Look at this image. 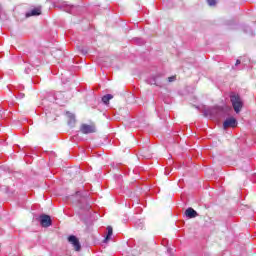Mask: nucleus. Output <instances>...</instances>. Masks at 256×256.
<instances>
[{
	"label": "nucleus",
	"mask_w": 256,
	"mask_h": 256,
	"mask_svg": "<svg viewBox=\"0 0 256 256\" xmlns=\"http://www.w3.org/2000/svg\"><path fill=\"white\" fill-rule=\"evenodd\" d=\"M224 129H227L229 127H237V119L235 118H228L223 123Z\"/></svg>",
	"instance_id": "obj_6"
},
{
	"label": "nucleus",
	"mask_w": 256,
	"mask_h": 256,
	"mask_svg": "<svg viewBox=\"0 0 256 256\" xmlns=\"http://www.w3.org/2000/svg\"><path fill=\"white\" fill-rule=\"evenodd\" d=\"M135 41L138 45H144L145 44V40H143L142 38H136Z\"/></svg>",
	"instance_id": "obj_15"
},
{
	"label": "nucleus",
	"mask_w": 256,
	"mask_h": 256,
	"mask_svg": "<svg viewBox=\"0 0 256 256\" xmlns=\"http://www.w3.org/2000/svg\"><path fill=\"white\" fill-rule=\"evenodd\" d=\"M148 83L150 85H157V77H152V78L148 79Z\"/></svg>",
	"instance_id": "obj_13"
},
{
	"label": "nucleus",
	"mask_w": 256,
	"mask_h": 256,
	"mask_svg": "<svg viewBox=\"0 0 256 256\" xmlns=\"http://www.w3.org/2000/svg\"><path fill=\"white\" fill-rule=\"evenodd\" d=\"M23 97H25V94H19L20 99H23Z\"/></svg>",
	"instance_id": "obj_21"
},
{
	"label": "nucleus",
	"mask_w": 256,
	"mask_h": 256,
	"mask_svg": "<svg viewBox=\"0 0 256 256\" xmlns=\"http://www.w3.org/2000/svg\"><path fill=\"white\" fill-rule=\"evenodd\" d=\"M113 99V95L111 94H106L102 97V102L104 103V105H109V100Z\"/></svg>",
	"instance_id": "obj_10"
},
{
	"label": "nucleus",
	"mask_w": 256,
	"mask_h": 256,
	"mask_svg": "<svg viewBox=\"0 0 256 256\" xmlns=\"http://www.w3.org/2000/svg\"><path fill=\"white\" fill-rule=\"evenodd\" d=\"M143 227H144L143 221L137 220V221L135 222V228H136V229H143Z\"/></svg>",
	"instance_id": "obj_12"
},
{
	"label": "nucleus",
	"mask_w": 256,
	"mask_h": 256,
	"mask_svg": "<svg viewBox=\"0 0 256 256\" xmlns=\"http://www.w3.org/2000/svg\"><path fill=\"white\" fill-rule=\"evenodd\" d=\"M203 113L204 117H209V119H221V117H225V109L219 106L206 108Z\"/></svg>",
	"instance_id": "obj_1"
},
{
	"label": "nucleus",
	"mask_w": 256,
	"mask_h": 256,
	"mask_svg": "<svg viewBox=\"0 0 256 256\" xmlns=\"http://www.w3.org/2000/svg\"><path fill=\"white\" fill-rule=\"evenodd\" d=\"M236 65H241V60H236Z\"/></svg>",
	"instance_id": "obj_20"
},
{
	"label": "nucleus",
	"mask_w": 256,
	"mask_h": 256,
	"mask_svg": "<svg viewBox=\"0 0 256 256\" xmlns=\"http://www.w3.org/2000/svg\"><path fill=\"white\" fill-rule=\"evenodd\" d=\"M46 115H47V121L51 122L52 120L49 118V115L48 114H46Z\"/></svg>",
	"instance_id": "obj_22"
},
{
	"label": "nucleus",
	"mask_w": 256,
	"mask_h": 256,
	"mask_svg": "<svg viewBox=\"0 0 256 256\" xmlns=\"http://www.w3.org/2000/svg\"><path fill=\"white\" fill-rule=\"evenodd\" d=\"M208 5H210V7H213L215 5H217V0H207Z\"/></svg>",
	"instance_id": "obj_14"
},
{
	"label": "nucleus",
	"mask_w": 256,
	"mask_h": 256,
	"mask_svg": "<svg viewBox=\"0 0 256 256\" xmlns=\"http://www.w3.org/2000/svg\"><path fill=\"white\" fill-rule=\"evenodd\" d=\"M230 101L235 113H240L241 109H243V100H241V96H239V94L232 93L230 95Z\"/></svg>",
	"instance_id": "obj_2"
},
{
	"label": "nucleus",
	"mask_w": 256,
	"mask_h": 256,
	"mask_svg": "<svg viewBox=\"0 0 256 256\" xmlns=\"http://www.w3.org/2000/svg\"><path fill=\"white\" fill-rule=\"evenodd\" d=\"M68 241L73 245L75 251H81V243L79 242V238L75 235H70L68 237Z\"/></svg>",
	"instance_id": "obj_4"
},
{
	"label": "nucleus",
	"mask_w": 256,
	"mask_h": 256,
	"mask_svg": "<svg viewBox=\"0 0 256 256\" xmlns=\"http://www.w3.org/2000/svg\"><path fill=\"white\" fill-rule=\"evenodd\" d=\"M175 79H176L175 76L168 77L169 83H173V81H175Z\"/></svg>",
	"instance_id": "obj_17"
},
{
	"label": "nucleus",
	"mask_w": 256,
	"mask_h": 256,
	"mask_svg": "<svg viewBox=\"0 0 256 256\" xmlns=\"http://www.w3.org/2000/svg\"><path fill=\"white\" fill-rule=\"evenodd\" d=\"M39 222L42 227H51L53 225V220H51V216L47 214H41L39 216Z\"/></svg>",
	"instance_id": "obj_3"
},
{
	"label": "nucleus",
	"mask_w": 256,
	"mask_h": 256,
	"mask_svg": "<svg viewBox=\"0 0 256 256\" xmlns=\"http://www.w3.org/2000/svg\"><path fill=\"white\" fill-rule=\"evenodd\" d=\"M66 116L68 117V125H70V127H73V125H75V115L71 112H67Z\"/></svg>",
	"instance_id": "obj_9"
},
{
	"label": "nucleus",
	"mask_w": 256,
	"mask_h": 256,
	"mask_svg": "<svg viewBox=\"0 0 256 256\" xmlns=\"http://www.w3.org/2000/svg\"><path fill=\"white\" fill-rule=\"evenodd\" d=\"M25 73L27 74L31 73V68H25Z\"/></svg>",
	"instance_id": "obj_19"
},
{
	"label": "nucleus",
	"mask_w": 256,
	"mask_h": 256,
	"mask_svg": "<svg viewBox=\"0 0 256 256\" xmlns=\"http://www.w3.org/2000/svg\"><path fill=\"white\" fill-rule=\"evenodd\" d=\"M41 14V8H34L30 12L26 13V17H37Z\"/></svg>",
	"instance_id": "obj_8"
},
{
	"label": "nucleus",
	"mask_w": 256,
	"mask_h": 256,
	"mask_svg": "<svg viewBox=\"0 0 256 256\" xmlns=\"http://www.w3.org/2000/svg\"><path fill=\"white\" fill-rule=\"evenodd\" d=\"M107 236L105 238V241H109L111 239V236L113 235V228L111 226L107 227Z\"/></svg>",
	"instance_id": "obj_11"
},
{
	"label": "nucleus",
	"mask_w": 256,
	"mask_h": 256,
	"mask_svg": "<svg viewBox=\"0 0 256 256\" xmlns=\"http://www.w3.org/2000/svg\"><path fill=\"white\" fill-rule=\"evenodd\" d=\"M81 53H83L84 55H87L89 53V50L82 48Z\"/></svg>",
	"instance_id": "obj_18"
},
{
	"label": "nucleus",
	"mask_w": 256,
	"mask_h": 256,
	"mask_svg": "<svg viewBox=\"0 0 256 256\" xmlns=\"http://www.w3.org/2000/svg\"><path fill=\"white\" fill-rule=\"evenodd\" d=\"M197 211H195V209L193 208H187L185 210V216L188 218V219H195V217H197Z\"/></svg>",
	"instance_id": "obj_7"
},
{
	"label": "nucleus",
	"mask_w": 256,
	"mask_h": 256,
	"mask_svg": "<svg viewBox=\"0 0 256 256\" xmlns=\"http://www.w3.org/2000/svg\"><path fill=\"white\" fill-rule=\"evenodd\" d=\"M4 113H5V110L0 107V119H3Z\"/></svg>",
	"instance_id": "obj_16"
},
{
	"label": "nucleus",
	"mask_w": 256,
	"mask_h": 256,
	"mask_svg": "<svg viewBox=\"0 0 256 256\" xmlns=\"http://www.w3.org/2000/svg\"><path fill=\"white\" fill-rule=\"evenodd\" d=\"M80 131L84 135H89V133H95V128L89 124H82L80 126Z\"/></svg>",
	"instance_id": "obj_5"
}]
</instances>
